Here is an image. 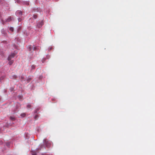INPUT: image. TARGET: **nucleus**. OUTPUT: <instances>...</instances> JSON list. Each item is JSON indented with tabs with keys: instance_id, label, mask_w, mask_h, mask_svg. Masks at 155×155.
I'll return each mask as SVG.
<instances>
[{
	"instance_id": "21",
	"label": "nucleus",
	"mask_w": 155,
	"mask_h": 155,
	"mask_svg": "<svg viewBox=\"0 0 155 155\" xmlns=\"http://www.w3.org/2000/svg\"><path fill=\"white\" fill-rule=\"evenodd\" d=\"M29 2H26V4L27 5H29Z\"/></svg>"
},
{
	"instance_id": "7",
	"label": "nucleus",
	"mask_w": 155,
	"mask_h": 155,
	"mask_svg": "<svg viewBox=\"0 0 155 155\" xmlns=\"http://www.w3.org/2000/svg\"><path fill=\"white\" fill-rule=\"evenodd\" d=\"M9 61L8 63V64L10 65H11L13 63V60H11L10 61Z\"/></svg>"
},
{
	"instance_id": "23",
	"label": "nucleus",
	"mask_w": 155,
	"mask_h": 155,
	"mask_svg": "<svg viewBox=\"0 0 155 155\" xmlns=\"http://www.w3.org/2000/svg\"><path fill=\"white\" fill-rule=\"evenodd\" d=\"M1 2V0H0V3Z\"/></svg>"
},
{
	"instance_id": "3",
	"label": "nucleus",
	"mask_w": 155,
	"mask_h": 155,
	"mask_svg": "<svg viewBox=\"0 0 155 155\" xmlns=\"http://www.w3.org/2000/svg\"><path fill=\"white\" fill-rule=\"evenodd\" d=\"M43 24V22L42 21L39 22L37 24V27L38 28H40L41 27Z\"/></svg>"
},
{
	"instance_id": "5",
	"label": "nucleus",
	"mask_w": 155,
	"mask_h": 155,
	"mask_svg": "<svg viewBox=\"0 0 155 155\" xmlns=\"http://www.w3.org/2000/svg\"><path fill=\"white\" fill-rule=\"evenodd\" d=\"M32 46L31 45H29L28 47V49L30 51H32Z\"/></svg>"
},
{
	"instance_id": "18",
	"label": "nucleus",
	"mask_w": 155,
	"mask_h": 155,
	"mask_svg": "<svg viewBox=\"0 0 155 155\" xmlns=\"http://www.w3.org/2000/svg\"><path fill=\"white\" fill-rule=\"evenodd\" d=\"M18 97L19 99H21L22 98V96H21L20 95L18 96Z\"/></svg>"
},
{
	"instance_id": "8",
	"label": "nucleus",
	"mask_w": 155,
	"mask_h": 155,
	"mask_svg": "<svg viewBox=\"0 0 155 155\" xmlns=\"http://www.w3.org/2000/svg\"><path fill=\"white\" fill-rule=\"evenodd\" d=\"M9 30L12 32H13L14 31V29L12 27H11L9 28Z\"/></svg>"
},
{
	"instance_id": "19",
	"label": "nucleus",
	"mask_w": 155,
	"mask_h": 155,
	"mask_svg": "<svg viewBox=\"0 0 155 155\" xmlns=\"http://www.w3.org/2000/svg\"><path fill=\"white\" fill-rule=\"evenodd\" d=\"M41 148H38L37 149H36V151H38V150H41Z\"/></svg>"
},
{
	"instance_id": "15",
	"label": "nucleus",
	"mask_w": 155,
	"mask_h": 155,
	"mask_svg": "<svg viewBox=\"0 0 155 155\" xmlns=\"http://www.w3.org/2000/svg\"><path fill=\"white\" fill-rule=\"evenodd\" d=\"M31 107V105L30 104H28L27 105V107L28 108H30Z\"/></svg>"
},
{
	"instance_id": "13",
	"label": "nucleus",
	"mask_w": 155,
	"mask_h": 155,
	"mask_svg": "<svg viewBox=\"0 0 155 155\" xmlns=\"http://www.w3.org/2000/svg\"><path fill=\"white\" fill-rule=\"evenodd\" d=\"M39 110V108H37L35 111V113H37V112Z\"/></svg>"
},
{
	"instance_id": "17",
	"label": "nucleus",
	"mask_w": 155,
	"mask_h": 155,
	"mask_svg": "<svg viewBox=\"0 0 155 155\" xmlns=\"http://www.w3.org/2000/svg\"><path fill=\"white\" fill-rule=\"evenodd\" d=\"M33 17L35 18V19H36L37 17V16L36 15H33Z\"/></svg>"
},
{
	"instance_id": "1",
	"label": "nucleus",
	"mask_w": 155,
	"mask_h": 155,
	"mask_svg": "<svg viewBox=\"0 0 155 155\" xmlns=\"http://www.w3.org/2000/svg\"><path fill=\"white\" fill-rule=\"evenodd\" d=\"M15 55V54L14 53H12L8 57V61L11 60L12 58H14Z\"/></svg>"
},
{
	"instance_id": "16",
	"label": "nucleus",
	"mask_w": 155,
	"mask_h": 155,
	"mask_svg": "<svg viewBox=\"0 0 155 155\" xmlns=\"http://www.w3.org/2000/svg\"><path fill=\"white\" fill-rule=\"evenodd\" d=\"M32 153V155H36V153L35 152H33V153Z\"/></svg>"
},
{
	"instance_id": "14",
	"label": "nucleus",
	"mask_w": 155,
	"mask_h": 155,
	"mask_svg": "<svg viewBox=\"0 0 155 155\" xmlns=\"http://www.w3.org/2000/svg\"><path fill=\"white\" fill-rule=\"evenodd\" d=\"M38 117V115H36L35 117H34V118L36 120L37 119V118Z\"/></svg>"
},
{
	"instance_id": "24",
	"label": "nucleus",
	"mask_w": 155,
	"mask_h": 155,
	"mask_svg": "<svg viewBox=\"0 0 155 155\" xmlns=\"http://www.w3.org/2000/svg\"><path fill=\"white\" fill-rule=\"evenodd\" d=\"M41 147H42V145H41Z\"/></svg>"
},
{
	"instance_id": "22",
	"label": "nucleus",
	"mask_w": 155,
	"mask_h": 155,
	"mask_svg": "<svg viewBox=\"0 0 155 155\" xmlns=\"http://www.w3.org/2000/svg\"><path fill=\"white\" fill-rule=\"evenodd\" d=\"M20 30V28H18V31H19Z\"/></svg>"
},
{
	"instance_id": "9",
	"label": "nucleus",
	"mask_w": 155,
	"mask_h": 155,
	"mask_svg": "<svg viewBox=\"0 0 155 155\" xmlns=\"http://www.w3.org/2000/svg\"><path fill=\"white\" fill-rule=\"evenodd\" d=\"M44 142L45 144H46L47 143V142L48 141L46 139H45L44 140Z\"/></svg>"
},
{
	"instance_id": "6",
	"label": "nucleus",
	"mask_w": 155,
	"mask_h": 155,
	"mask_svg": "<svg viewBox=\"0 0 155 155\" xmlns=\"http://www.w3.org/2000/svg\"><path fill=\"white\" fill-rule=\"evenodd\" d=\"M32 49H33V51H35L37 49V47H35L34 45L32 46Z\"/></svg>"
},
{
	"instance_id": "20",
	"label": "nucleus",
	"mask_w": 155,
	"mask_h": 155,
	"mask_svg": "<svg viewBox=\"0 0 155 155\" xmlns=\"http://www.w3.org/2000/svg\"><path fill=\"white\" fill-rule=\"evenodd\" d=\"M18 20L19 21H20L21 20V18H18Z\"/></svg>"
},
{
	"instance_id": "2",
	"label": "nucleus",
	"mask_w": 155,
	"mask_h": 155,
	"mask_svg": "<svg viewBox=\"0 0 155 155\" xmlns=\"http://www.w3.org/2000/svg\"><path fill=\"white\" fill-rule=\"evenodd\" d=\"M16 14L17 16H19V17H21L22 15V12L20 10L17 11L16 12Z\"/></svg>"
},
{
	"instance_id": "11",
	"label": "nucleus",
	"mask_w": 155,
	"mask_h": 155,
	"mask_svg": "<svg viewBox=\"0 0 155 155\" xmlns=\"http://www.w3.org/2000/svg\"><path fill=\"white\" fill-rule=\"evenodd\" d=\"M21 116L22 117H24L25 116V113H23V114H22L21 115Z\"/></svg>"
},
{
	"instance_id": "10",
	"label": "nucleus",
	"mask_w": 155,
	"mask_h": 155,
	"mask_svg": "<svg viewBox=\"0 0 155 155\" xmlns=\"http://www.w3.org/2000/svg\"><path fill=\"white\" fill-rule=\"evenodd\" d=\"M10 118L12 120H15V118L14 117H10Z\"/></svg>"
},
{
	"instance_id": "4",
	"label": "nucleus",
	"mask_w": 155,
	"mask_h": 155,
	"mask_svg": "<svg viewBox=\"0 0 155 155\" xmlns=\"http://www.w3.org/2000/svg\"><path fill=\"white\" fill-rule=\"evenodd\" d=\"M12 19L11 17H8L6 20V22H9L11 21Z\"/></svg>"
},
{
	"instance_id": "12",
	"label": "nucleus",
	"mask_w": 155,
	"mask_h": 155,
	"mask_svg": "<svg viewBox=\"0 0 155 155\" xmlns=\"http://www.w3.org/2000/svg\"><path fill=\"white\" fill-rule=\"evenodd\" d=\"M35 66L34 65H32L31 66V69H35Z\"/></svg>"
}]
</instances>
